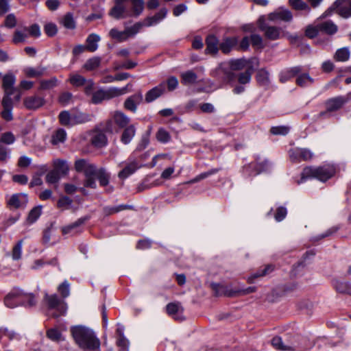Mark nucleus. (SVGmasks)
Instances as JSON below:
<instances>
[{"label":"nucleus","instance_id":"nucleus-1","mask_svg":"<svg viewBox=\"0 0 351 351\" xmlns=\"http://www.w3.org/2000/svg\"><path fill=\"white\" fill-rule=\"evenodd\" d=\"M71 333L75 343L84 351H101V341L91 328L82 326L71 328Z\"/></svg>","mask_w":351,"mask_h":351},{"label":"nucleus","instance_id":"nucleus-2","mask_svg":"<svg viewBox=\"0 0 351 351\" xmlns=\"http://www.w3.org/2000/svg\"><path fill=\"white\" fill-rule=\"evenodd\" d=\"M4 304L10 308L19 306L26 308L34 306L36 304L35 295L25 292L19 287L13 288L4 298Z\"/></svg>","mask_w":351,"mask_h":351},{"label":"nucleus","instance_id":"nucleus-3","mask_svg":"<svg viewBox=\"0 0 351 351\" xmlns=\"http://www.w3.org/2000/svg\"><path fill=\"white\" fill-rule=\"evenodd\" d=\"M335 173V167L330 165H324L319 167H306L304 168L301 173V179L298 184L311 178H315L324 182L331 178Z\"/></svg>","mask_w":351,"mask_h":351},{"label":"nucleus","instance_id":"nucleus-4","mask_svg":"<svg viewBox=\"0 0 351 351\" xmlns=\"http://www.w3.org/2000/svg\"><path fill=\"white\" fill-rule=\"evenodd\" d=\"M256 58L247 60L245 58L232 59L229 62L230 69L219 67L216 70V77L223 83H228L233 81L236 77L232 71H241L245 68L248 64L253 63Z\"/></svg>","mask_w":351,"mask_h":351},{"label":"nucleus","instance_id":"nucleus-5","mask_svg":"<svg viewBox=\"0 0 351 351\" xmlns=\"http://www.w3.org/2000/svg\"><path fill=\"white\" fill-rule=\"evenodd\" d=\"M74 169L77 173H83L86 179L84 182L85 187L96 189L97 184L94 178L97 166L87 159L80 158L75 161Z\"/></svg>","mask_w":351,"mask_h":351},{"label":"nucleus","instance_id":"nucleus-6","mask_svg":"<svg viewBox=\"0 0 351 351\" xmlns=\"http://www.w3.org/2000/svg\"><path fill=\"white\" fill-rule=\"evenodd\" d=\"M43 301L49 311L55 310V312L51 314L52 317L58 318L62 315H65L67 311V304L62 300L60 299L56 294L49 295L45 293Z\"/></svg>","mask_w":351,"mask_h":351},{"label":"nucleus","instance_id":"nucleus-7","mask_svg":"<svg viewBox=\"0 0 351 351\" xmlns=\"http://www.w3.org/2000/svg\"><path fill=\"white\" fill-rule=\"evenodd\" d=\"M130 84L121 88L114 86L109 87L107 89H99L93 93L91 101L94 104H99L104 100H110L112 98L117 97L124 95L127 92L128 87Z\"/></svg>","mask_w":351,"mask_h":351},{"label":"nucleus","instance_id":"nucleus-8","mask_svg":"<svg viewBox=\"0 0 351 351\" xmlns=\"http://www.w3.org/2000/svg\"><path fill=\"white\" fill-rule=\"evenodd\" d=\"M335 10L343 18L351 16V0H336L332 5L324 13L323 16H328Z\"/></svg>","mask_w":351,"mask_h":351},{"label":"nucleus","instance_id":"nucleus-9","mask_svg":"<svg viewBox=\"0 0 351 351\" xmlns=\"http://www.w3.org/2000/svg\"><path fill=\"white\" fill-rule=\"evenodd\" d=\"M350 99L349 95H339L337 97H332L325 101L326 112L320 113L321 116L324 115L326 112H331L337 111L341 109L346 104Z\"/></svg>","mask_w":351,"mask_h":351},{"label":"nucleus","instance_id":"nucleus-10","mask_svg":"<svg viewBox=\"0 0 351 351\" xmlns=\"http://www.w3.org/2000/svg\"><path fill=\"white\" fill-rule=\"evenodd\" d=\"M136 156L131 155L125 162L119 164V166L124 165L123 169L118 173V177L120 179L125 180L128 178L141 167L136 161Z\"/></svg>","mask_w":351,"mask_h":351},{"label":"nucleus","instance_id":"nucleus-11","mask_svg":"<svg viewBox=\"0 0 351 351\" xmlns=\"http://www.w3.org/2000/svg\"><path fill=\"white\" fill-rule=\"evenodd\" d=\"M258 28L264 33L265 37L268 40H276L282 37L280 27L268 25L265 23L264 19H259Z\"/></svg>","mask_w":351,"mask_h":351},{"label":"nucleus","instance_id":"nucleus-12","mask_svg":"<svg viewBox=\"0 0 351 351\" xmlns=\"http://www.w3.org/2000/svg\"><path fill=\"white\" fill-rule=\"evenodd\" d=\"M290 160L293 162L306 161L313 158V153L307 148L295 147L289 152Z\"/></svg>","mask_w":351,"mask_h":351},{"label":"nucleus","instance_id":"nucleus-13","mask_svg":"<svg viewBox=\"0 0 351 351\" xmlns=\"http://www.w3.org/2000/svg\"><path fill=\"white\" fill-rule=\"evenodd\" d=\"M90 219V215H86L79 218L75 222L62 227L63 234H77L83 231L82 226Z\"/></svg>","mask_w":351,"mask_h":351},{"label":"nucleus","instance_id":"nucleus-14","mask_svg":"<svg viewBox=\"0 0 351 351\" xmlns=\"http://www.w3.org/2000/svg\"><path fill=\"white\" fill-rule=\"evenodd\" d=\"M28 203V196L25 193H14L8 200V205L10 208L25 209Z\"/></svg>","mask_w":351,"mask_h":351},{"label":"nucleus","instance_id":"nucleus-15","mask_svg":"<svg viewBox=\"0 0 351 351\" xmlns=\"http://www.w3.org/2000/svg\"><path fill=\"white\" fill-rule=\"evenodd\" d=\"M206 49L205 53L211 56H217L219 50V39L214 34H209L205 40Z\"/></svg>","mask_w":351,"mask_h":351},{"label":"nucleus","instance_id":"nucleus-16","mask_svg":"<svg viewBox=\"0 0 351 351\" xmlns=\"http://www.w3.org/2000/svg\"><path fill=\"white\" fill-rule=\"evenodd\" d=\"M268 19L271 21H282L291 22L293 19V14L288 9L279 8L268 15Z\"/></svg>","mask_w":351,"mask_h":351},{"label":"nucleus","instance_id":"nucleus-17","mask_svg":"<svg viewBox=\"0 0 351 351\" xmlns=\"http://www.w3.org/2000/svg\"><path fill=\"white\" fill-rule=\"evenodd\" d=\"M45 104V100L43 97L37 95H32L26 97L23 99V105L27 109L30 110H36Z\"/></svg>","mask_w":351,"mask_h":351},{"label":"nucleus","instance_id":"nucleus-18","mask_svg":"<svg viewBox=\"0 0 351 351\" xmlns=\"http://www.w3.org/2000/svg\"><path fill=\"white\" fill-rule=\"evenodd\" d=\"M15 82L16 77L12 73H7L3 77L2 86L5 92L4 96H8L9 98H11L14 93V85Z\"/></svg>","mask_w":351,"mask_h":351},{"label":"nucleus","instance_id":"nucleus-19","mask_svg":"<svg viewBox=\"0 0 351 351\" xmlns=\"http://www.w3.org/2000/svg\"><path fill=\"white\" fill-rule=\"evenodd\" d=\"M143 97L141 92L128 97L124 102V108L132 112H136L137 106L143 101Z\"/></svg>","mask_w":351,"mask_h":351},{"label":"nucleus","instance_id":"nucleus-20","mask_svg":"<svg viewBox=\"0 0 351 351\" xmlns=\"http://www.w3.org/2000/svg\"><path fill=\"white\" fill-rule=\"evenodd\" d=\"M130 8L127 10L129 17H138L143 12L145 3L143 0H130Z\"/></svg>","mask_w":351,"mask_h":351},{"label":"nucleus","instance_id":"nucleus-21","mask_svg":"<svg viewBox=\"0 0 351 351\" xmlns=\"http://www.w3.org/2000/svg\"><path fill=\"white\" fill-rule=\"evenodd\" d=\"M1 104L3 106V110L1 112V117L7 121H12L13 119V101L12 98H9L8 96H3Z\"/></svg>","mask_w":351,"mask_h":351},{"label":"nucleus","instance_id":"nucleus-22","mask_svg":"<svg viewBox=\"0 0 351 351\" xmlns=\"http://www.w3.org/2000/svg\"><path fill=\"white\" fill-rule=\"evenodd\" d=\"M211 287L215 291V294L217 296L225 295L228 297H234L238 295L239 291L232 289L228 286L221 285L219 283H212Z\"/></svg>","mask_w":351,"mask_h":351},{"label":"nucleus","instance_id":"nucleus-23","mask_svg":"<svg viewBox=\"0 0 351 351\" xmlns=\"http://www.w3.org/2000/svg\"><path fill=\"white\" fill-rule=\"evenodd\" d=\"M165 83H160L145 94V101L150 103L160 97L165 92Z\"/></svg>","mask_w":351,"mask_h":351},{"label":"nucleus","instance_id":"nucleus-24","mask_svg":"<svg viewBox=\"0 0 351 351\" xmlns=\"http://www.w3.org/2000/svg\"><path fill=\"white\" fill-rule=\"evenodd\" d=\"M123 0H117L115 5L110 10V15L116 19L129 17L127 9L123 5Z\"/></svg>","mask_w":351,"mask_h":351},{"label":"nucleus","instance_id":"nucleus-25","mask_svg":"<svg viewBox=\"0 0 351 351\" xmlns=\"http://www.w3.org/2000/svg\"><path fill=\"white\" fill-rule=\"evenodd\" d=\"M120 136V141L124 145H128L131 143L136 135V128L134 124H130L125 128Z\"/></svg>","mask_w":351,"mask_h":351},{"label":"nucleus","instance_id":"nucleus-26","mask_svg":"<svg viewBox=\"0 0 351 351\" xmlns=\"http://www.w3.org/2000/svg\"><path fill=\"white\" fill-rule=\"evenodd\" d=\"M92 145L97 148H101L107 145L108 138L105 133L101 130L95 131L91 137Z\"/></svg>","mask_w":351,"mask_h":351},{"label":"nucleus","instance_id":"nucleus-27","mask_svg":"<svg viewBox=\"0 0 351 351\" xmlns=\"http://www.w3.org/2000/svg\"><path fill=\"white\" fill-rule=\"evenodd\" d=\"M167 313L175 319L182 320L183 308L179 302H171L166 306Z\"/></svg>","mask_w":351,"mask_h":351},{"label":"nucleus","instance_id":"nucleus-28","mask_svg":"<svg viewBox=\"0 0 351 351\" xmlns=\"http://www.w3.org/2000/svg\"><path fill=\"white\" fill-rule=\"evenodd\" d=\"M167 12V8H162L154 16L147 17L144 21L145 25L147 27H150L158 24L166 17Z\"/></svg>","mask_w":351,"mask_h":351},{"label":"nucleus","instance_id":"nucleus-29","mask_svg":"<svg viewBox=\"0 0 351 351\" xmlns=\"http://www.w3.org/2000/svg\"><path fill=\"white\" fill-rule=\"evenodd\" d=\"M238 38L237 37H226L219 44V49L224 54L229 53L231 50L237 45Z\"/></svg>","mask_w":351,"mask_h":351},{"label":"nucleus","instance_id":"nucleus-30","mask_svg":"<svg viewBox=\"0 0 351 351\" xmlns=\"http://www.w3.org/2000/svg\"><path fill=\"white\" fill-rule=\"evenodd\" d=\"M320 32L332 36L338 31V27L331 20H328L318 24Z\"/></svg>","mask_w":351,"mask_h":351},{"label":"nucleus","instance_id":"nucleus-31","mask_svg":"<svg viewBox=\"0 0 351 351\" xmlns=\"http://www.w3.org/2000/svg\"><path fill=\"white\" fill-rule=\"evenodd\" d=\"M93 115L80 111H73V125L90 122L93 120Z\"/></svg>","mask_w":351,"mask_h":351},{"label":"nucleus","instance_id":"nucleus-32","mask_svg":"<svg viewBox=\"0 0 351 351\" xmlns=\"http://www.w3.org/2000/svg\"><path fill=\"white\" fill-rule=\"evenodd\" d=\"M100 36L95 33H92L88 36L86 39V51L90 52H95L98 49V43L100 41Z\"/></svg>","mask_w":351,"mask_h":351},{"label":"nucleus","instance_id":"nucleus-33","mask_svg":"<svg viewBox=\"0 0 351 351\" xmlns=\"http://www.w3.org/2000/svg\"><path fill=\"white\" fill-rule=\"evenodd\" d=\"M115 124L119 128H125L129 125L130 119L121 111H116L113 115Z\"/></svg>","mask_w":351,"mask_h":351},{"label":"nucleus","instance_id":"nucleus-34","mask_svg":"<svg viewBox=\"0 0 351 351\" xmlns=\"http://www.w3.org/2000/svg\"><path fill=\"white\" fill-rule=\"evenodd\" d=\"M180 77L181 83L184 86L195 84L197 82V75L193 70L182 73Z\"/></svg>","mask_w":351,"mask_h":351},{"label":"nucleus","instance_id":"nucleus-35","mask_svg":"<svg viewBox=\"0 0 351 351\" xmlns=\"http://www.w3.org/2000/svg\"><path fill=\"white\" fill-rule=\"evenodd\" d=\"M332 286L338 293L348 294L350 295V293H351V283L350 282L340 281L338 280H334L332 281Z\"/></svg>","mask_w":351,"mask_h":351},{"label":"nucleus","instance_id":"nucleus-36","mask_svg":"<svg viewBox=\"0 0 351 351\" xmlns=\"http://www.w3.org/2000/svg\"><path fill=\"white\" fill-rule=\"evenodd\" d=\"M94 178H97L101 186H106L109 184L110 175L108 173L105 168H100L96 169V173L94 174Z\"/></svg>","mask_w":351,"mask_h":351},{"label":"nucleus","instance_id":"nucleus-37","mask_svg":"<svg viewBox=\"0 0 351 351\" xmlns=\"http://www.w3.org/2000/svg\"><path fill=\"white\" fill-rule=\"evenodd\" d=\"M271 343L276 350L280 351H295V348L292 346L285 344L282 338L279 336H275L273 337Z\"/></svg>","mask_w":351,"mask_h":351},{"label":"nucleus","instance_id":"nucleus-38","mask_svg":"<svg viewBox=\"0 0 351 351\" xmlns=\"http://www.w3.org/2000/svg\"><path fill=\"white\" fill-rule=\"evenodd\" d=\"M274 269V266L273 265H267L264 267L263 269H260L257 270L256 272L252 274L250 276L247 278V282L249 283H253L254 279L258 278L265 276L269 274H270L271 271H273Z\"/></svg>","mask_w":351,"mask_h":351},{"label":"nucleus","instance_id":"nucleus-39","mask_svg":"<svg viewBox=\"0 0 351 351\" xmlns=\"http://www.w3.org/2000/svg\"><path fill=\"white\" fill-rule=\"evenodd\" d=\"M302 71V66H296L287 69L286 71L281 73L280 81L285 82L291 77L297 75Z\"/></svg>","mask_w":351,"mask_h":351},{"label":"nucleus","instance_id":"nucleus-40","mask_svg":"<svg viewBox=\"0 0 351 351\" xmlns=\"http://www.w3.org/2000/svg\"><path fill=\"white\" fill-rule=\"evenodd\" d=\"M47 337L51 341L56 343L64 341L65 338L62 332L57 328H51L46 332Z\"/></svg>","mask_w":351,"mask_h":351},{"label":"nucleus","instance_id":"nucleus-41","mask_svg":"<svg viewBox=\"0 0 351 351\" xmlns=\"http://www.w3.org/2000/svg\"><path fill=\"white\" fill-rule=\"evenodd\" d=\"M54 170L57 171L60 175H66L69 171V167L67 162L62 159H56L53 162Z\"/></svg>","mask_w":351,"mask_h":351},{"label":"nucleus","instance_id":"nucleus-42","mask_svg":"<svg viewBox=\"0 0 351 351\" xmlns=\"http://www.w3.org/2000/svg\"><path fill=\"white\" fill-rule=\"evenodd\" d=\"M45 72L46 68L41 66L36 68L27 67L24 69V73L28 77H38L43 76Z\"/></svg>","mask_w":351,"mask_h":351},{"label":"nucleus","instance_id":"nucleus-43","mask_svg":"<svg viewBox=\"0 0 351 351\" xmlns=\"http://www.w3.org/2000/svg\"><path fill=\"white\" fill-rule=\"evenodd\" d=\"M109 36L119 43L125 41L129 38L126 29L123 31H119L116 28H112L109 32Z\"/></svg>","mask_w":351,"mask_h":351},{"label":"nucleus","instance_id":"nucleus-44","mask_svg":"<svg viewBox=\"0 0 351 351\" xmlns=\"http://www.w3.org/2000/svg\"><path fill=\"white\" fill-rule=\"evenodd\" d=\"M254 71L252 66H248V68L242 73L237 75L238 82L241 84H246L250 82L252 75Z\"/></svg>","mask_w":351,"mask_h":351},{"label":"nucleus","instance_id":"nucleus-45","mask_svg":"<svg viewBox=\"0 0 351 351\" xmlns=\"http://www.w3.org/2000/svg\"><path fill=\"white\" fill-rule=\"evenodd\" d=\"M350 51L348 47H345L337 49L334 55V58L338 62H346L349 60Z\"/></svg>","mask_w":351,"mask_h":351},{"label":"nucleus","instance_id":"nucleus-46","mask_svg":"<svg viewBox=\"0 0 351 351\" xmlns=\"http://www.w3.org/2000/svg\"><path fill=\"white\" fill-rule=\"evenodd\" d=\"M101 62V58L98 56H95L88 59L83 66V68L88 71H93L99 67Z\"/></svg>","mask_w":351,"mask_h":351},{"label":"nucleus","instance_id":"nucleus-47","mask_svg":"<svg viewBox=\"0 0 351 351\" xmlns=\"http://www.w3.org/2000/svg\"><path fill=\"white\" fill-rule=\"evenodd\" d=\"M290 6L297 11H306L307 13L311 12V8L303 0H289Z\"/></svg>","mask_w":351,"mask_h":351},{"label":"nucleus","instance_id":"nucleus-48","mask_svg":"<svg viewBox=\"0 0 351 351\" xmlns=\"http://www.w3.org/2000/svg\"><path fill=\"white\" fill-rule=\"evenodd\" d=\"M256 80L259 85L267 87L269 85V73L265 69H261L256 74Z\"/></svg>","mask_w":351,"mask_h":351},{"label":"nucleus","instance_id":"nucleus-49","mask_svg":"<svg viewBox=\"0 0 351 351\" xmlns=\"http://www.w3.org/2000/svg\"><path fill=\"white\" fill-rule=\"evenodd\" d=\"M42 214V206H37L33 208L29 213L27 217V222L29 224L35 223Z\"/></svg>","mask_w":351,"mask_h":351},{"label":"nucleus","instance_id":"nucleus-50","mask_svg":"<svg viewBox=\"0 0 351 351\" xmlns=\"http://www.w3.org/2000/svg\"><path fill=\"white\" fill-rule=\"evenodd\" d=\"M60 123L64 126L73 125V112L68 110L62 111L58 116Z\"/></svg>","mask_w":351,"mask_h":351},{"label":"nucleus","instance_id":"nucleus-51","mask_svg":"<svg viewBox=\"0 0 351 351\" xmlns=\"http://www.w3.org/2000/svg\"><path fill=\"white\" fill-rule=\"evenodd\" d=\"M149 144V134H143L138 143L136 145V149L132 152V155L138 157V154L140 152L144 150Z\"/></svg>","mask_w":351,"mask_h":351},{"label":"nucleus","instance_id":"nucleus-52","mask_svg":"<svg viewBox=\"0 0 351 351\" xmlns=\"http://www.w3.org/2000/svg\"><path fill=\"white\" fill-rule=\"evenodd\" d=\"M156 138L161 143L166 144L171 141L169 132L164 128H160L156 133Z\"/></svg>","mask_w":351,"mask_h":351},{"label":"nucleus","instance_id":"nucleus-53","mask_svg":"<svg viewBox=\"0 0 351 351\" xmlns=\"http://www.w3.org/2000/svg\"><path fill=\"white\" fill-rule=\"evenodd\" d=\"M58 80L56 77H52L49 80H43L40 82L39 90H49L58 85Z\"/></svg>","mask_w":351,"mask_h":351},{"label":"nucleus","instance_id":"nucleus-54","mask_svg":"<svg viewBox=\"0 0 351 351\" xmlns=\"http://www.w3.org/2000/svg\"><path fill=\"white\" fill-rule=\"evenodd\" d=\"M287 213V208L285 206H278L275 209L274 218L277 222H280L285 219Z\"/></svg>","mask_w":351,"mask_h":351},{"label":"nucleus","instance_id":"nucleus-55","mask_svg":"<svg viewBox=\"0 0 351 351\" xmlns=\"http://www.w3.org/2000/svg\"><path fill=\"white\" fill-rule=\"evenodd\" d=\"M313 82L314 80L308 73L299 75L296 79V84L302 87L311 84Z\"/></svg>","mask_w":351,"mask_h":351},{"label":"nucleus","instance_id":"nucleus-56","mask_svg":"<svg viewBox=\"0 0 351 351\" xmlns=\"http://www.w3.org/2000/svg\"><path fill=\"white\" fill-rule=\"evenodd\" d=\"M66 131L64 129H59L52 136L51 143L53 145H58L60 143H63L66 140Z\"/></svg>","mask_w":351,"mask_h":351},{"label":"nucleus","instance_id":"nucleus-57","mask_svg":"<svg viewBox=\"0 0 351 351\" xmlns=\"http://www.w3.org/2000/svg\"><path fill=\"white\" fill-rule=\"evenodd\" d=\"M220 169H219V168H213V169L208 170V171L203 172V173L197 175V176H195L193 179H192L190 181V182L191 183L197 182L202 180H204L212 175H214V174L218 173L220 171Z\"/></svg>","mask_w":351,"mask_h":351},{"label":"nucleus","instance_id":"nucleus-58","mask_svg":"<svg viewBox=\"0 0 351 351\" xmlns=\"http://www.w3.org/2000/svg\"><path fill=\"white\" fill-rule=\"evenodd\" d=\"M69 81L72 85L77 87L82 86L86 82V78L79 74L71 75Z\"/></svg>","mask_w":351,"mask_h":351},{"label":"nucleus","instance_id":"nucleus-59","mask_svg":"<svg viewBox=\"0 0 351 351\" xmlns=\"http://www.w3.org/2000/svg\"><path fill=\"white\" fill-rule=\"evenodd\" d=\"M23 241L19 240L16 244L13 247L12 251V258L14 261L21 259L22 255V247Z\"/></svg>","mask_w":351,"mask_h":351},{"label":"nucleus","instance_id":"nucleus-60","mask_svg":"<svg viewBox=\"0 0 351 351\" xmlns=\"http://www.w3.org/2000/svg\"><path fill=\"white\" fill-rule=\"evenodd\" d=\"M290 131V128L287 125L273 126L270 129V133L273 135H287Z\"/></svg>","mask_w":351,"mask_h":351},{"label":"nucleus","instance_id":"nucleus-61","mask_svg":"<svg viewBox=\"0 0 351 351\" xmlns=\"http://www.w3.org/2000/svg\"><path fill=\"white\" fill-rule=\"evenodd\" d=\"M62 24L66 29H73L75 28V22L72 13L69 12L64 16Z\"/></svg>","mask_w":351,"mask_h":351},{"label":"nucleus","instance_id":"nucleus-62","mask_svg":"<svg viewBox=\"0 0 351 351\" xmlns=\"http://www.w3.org/2000/svg\"><path fill=\"white\" fill-rule=\"evenodd\" d=\"M339 226H332V227L328 228V230H326L324 232L313 237V241H319L324 238L331 237L334 234H335L339 230Z\"/></svg>","mask_w":351,"mask_h":351},{"label":"nucleus","instance_id":"nucleus-63","mask_svg":"<svg viewBox=\"0 0 351 351\" xmlns=\"http://www.w3.org/2000/svg\"><path fill=\"white\" fill-rule=\"evenodd\" d=\"M58 291L62 298L69 297L70 295V284L67 280H64L58 286Z\"/></svg>","mask_w":351,"mask_h":351},{"label":"nucleus","instance_id":"nucleus-64","mask_svg":"<svg viewBox=\"0 0 351 351\" xmlns=\"http://www.w3.org/2000/svg\"><path fill=\"white\" fill-rule=\"evenodd\" d=\"M16 141V138L12 132H6L3 133L0 137V143L6 145H12Z\"/></svg>","mask_w":351,"mask_h":351}]
</instances>
